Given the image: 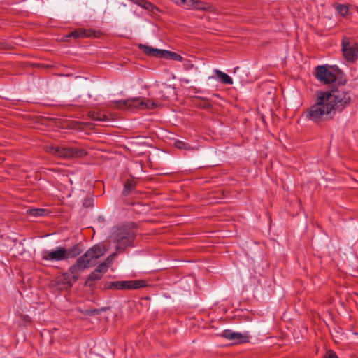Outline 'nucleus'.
I'll return each instance as SVG.
<instances>
[{
    "instance_id": "1",
    "label": "nucleus",
    "mask_w": 358,
    "mask_h": 358,
    "mask_svg": "<svg viewBox=\"0 0 358 358\" xmlns=\"http://www.w3.org/2000/svg\"><path fill=\"white\" fill-rule=\"evenodd\" d=\"M351 97L342 87L325 92L317 91L316 99L306 111V117L315 123L333 120L350 103Z\"/></svg>"
},
{
    "instance_id": "2",
    "label": "nucleus",
    "mask_w": 358,
    "mask_h": 358,
    "mask_svg": "<svg viewBox=\"0 0 358 358\" xmlns=\"http://www.w3.org/2000/svg\"><path fill=\"white\" fill-rule=\"evenodd\" d=\"M137 225L134 222L115 227L110 234V241L115 244L117 252L122 253L129 247L134 246Z\"/></svg>"
},
{
    "instance_id": "3",
    "label": "nucleus",
    "mask_w": 358,
    "mask_h": 358,
    "mask_svg": "<svg viewBox=\"0 0 358 358\" xmlns=\"http://www.w3.org/2000/svg\"><path fill=\"white\" fill-rule=\"evenodd\" d=\"M114 107L118 109H153L157 108L159 104L157 102L152 100L144 101L140 97H136L134 99H128L126 100H119L113 102Z\"/></svg>"
},
{
    "instance_id": "4",
    "label": "nucleus",
    "mask_w": 358,
    "mask_h": 358,
    "mask_svg": "<svg viewBox=\"0 0 358 358\" xmlns=\"http://www.w3.org/2000/svg\"><path fill=\"white\" fill-rule=\"evenodd\" d=\"M48 151L55 156L63 158L82 157L87 154L85 149L80 148L50 146Z\"/></svg>"
},
{
    "instance_id": "5",
    "label": "nucleus",
    "mask_w": 358,
    "mask_h": 358,
    "mask_svg": "<svg viewBox=\"0 0 358 358\" xmlns=\"http://www.w3.org/2000/svg\"><path fill=\"white\" fill-rule=\"evenodd\" d=\"M106 250L103 245L97 244L87 250L81 257L88 262V266H90L96 264V259L104 255Z\"/></svg>"
},
{
    "instance_id": "6",
    "label": "nucleus",
    "mask_w": 358,
    "mask_h": 358,
    "mask_svg": "<svg viewBox=\"0 0 358 358\" xmlns=\"http://www.w3.org/2000/svg\"><path fill=\"white\" fill-rule=\"evenodd\" d=\"M316 78L324 84L332 83L336 80V76L327 66H317L315 68Z\"/></svg>"
},
{
    "instance_id": "7",
    "label": "nucleus",
    "mask_w": 358,
    "mask_h": 358,
    "mask_svg": "<svg viewBox=\"0 0 358 358\" xmlns=\"http://www.w3.org/2000/svg\"><path fill=\"white\" fill-rule=\"evenodd\" d=\"M342 51L348 62H355L358 58V43L350 44L345 38L342 41Z\"/></svg>"
},
{
    "instance_id": "8",
    "label": "nucleus",
    "mask_w": 358,
    "mask_h": 358,
    "mask_svg": "<svg viewBox=\"0 0 358 358\" xmlns=\"http://www.w3.org/2000/svg\"><path fill=\"white\" fill-rule=\"evenodd\" d=\"M88 262L85 261L80 256L68 270L66 273H69V276L76 282L79 278L80 273L84 269L89 268Z\"/></svg>"
},
{
    "instance_id": "9",
    "label": "nucleus",
    "mask_w": 358,
    "mask_h": 358,
    "mask_svg": "<svg viewBox=\"0 0 358 358\" xmlns=\"http://www.w3.org/2000/svg\"><path fill=\"white\" fill-rule=\"evenodd\" d=\"M66 249L57 247L55 250H44L41 252L43 260L61 261L65 259Z\"/></svg>"
},
{
    "instance_id": "10",
    "label": "nucleus",
    "mask_w": 358,
    "mask_h": 358,
    "mask_svg": "<svg viewBox=\"0 0 358 358\" xmlns=\"http://www.w3.org/2000/svg\"><path fill=\"white\" fill-rule=\"evenodd\" d=\"M74 283L75 282L69 276V273H66L56 277L54 280L55 287L60 291L70 289Z\"/></svg>"
},
{
    "instance_id": "11",
    "label": "nucleus",
    "mask_w": 358,
    "mask_h": 358,
    "mask_svg": "<svg viewBox=\"0 0 358 358\" xmlns=\"http://www.w3.org/2000/svg\"><path fill=\"white\" fill-rule=\"evenodd\" d=\"M101 34V33L99 31L78 29L71 31L66 37H73L74 38H99Z\"/></svg>"
},
{
    "instance_id": "12",
    "label": "nucleus",
    "mask_w": 358,
    "mask_h": 358,
    "mask_svg": "<svg viewBox=\"0 0 358 358\" xmlns=\"http://www.w3.org/2000/svg\"><path fill=\"white\" fill-rule=\"evenodd\" d=\"M138 48L142 50L145 55L148 56H152L157 58H161L162 50L149 46L145 44H139Z\"/></svg>"
},
{
    "instance_id": "13",
    "label": "nucleus",
    "mask_w": 358,
    "mask_h": 358,
    "mask_svg": "<svg viewBox=\"0 0 358 358\" xmlns=\"http://www.w3.org/2000/svg\"><path fill=\"white\" fill-rule=\"evenodd\" d=\"M148 286V282L145 280H134L126 281V289H138Z\"/></svg>"
},
{
    "instance_id": "14",
    "label": "nucleus",
    "mask_w": 358,
    "mask_h": 358,
    "mask_svg": "<svg viewBox=\"0 0 358 358\" xmlns=\"http://www.w3.org/2000/svg\"><path fill=\"white\" fill-rule=\"evenodd\" d=\"M102 275L96 272V271H94L92 272L87 277L85 285L88 286L90 287H93L95 285V282L99 280L102 278Z\"/></svg>"
},
{
    "instance_id": "15",
    "label": "nucleus",
    "mask_w": 358,
    "mask_h": 358,
    "mask_svg": "<svg viewBox=\"0 0 358 358\" xmlns=\"http://www.w3.org/2000/svg\"><path fill=\"white\" fill-rule=\"evenodd\" d=\"M83 250L78 244L74 245L69 249H66L65 259L68 258H75L81 254Z\"/></svg>"
},
{
    "instance_id": "16",
    "label": "nucleus",
    "mask_w": 358,
    "mask_h": 358,
    "mask_svg": "<svg viewBox=\"0 0 358 358\" xmlns=\"http://www.w3.org/2000/svg\"><path fill=\"white\" fill-rule=\"evenodd\" d=\"M103 287L106 289H126V281L106 282Z\"/></svg>"
},
{
    "instance_id": "17",
    "label": "nucleus",
    "mask_w": 358,
    "mask_h": 358,
    "mask_svg": "<svg viewBox=\"0 0 358 358\" xmlns=\"http://www.w3.org/2000/svg\"><path fill=\"white\" fill-rule=\"evenodd\" d=\"M161 58H164V59H171V60H174V61H180V62L183 60V57L180 55L178 54L175 52L166 50H162Z\"/></svg>"
},
{
    "instance_id": "18",
    "label": "nucleus",
    "mask_w": 358,
    "mask_h": 358,
    "mask_svg": "<svg viewBox=\"0 0 358 358\" xmlns=\"http://www.w3.org/2000/svg\"><path fill=\"white\" fill-rule=\"evenodd\" d=\"M136 182L133 180H127L124 185L122 194L124 196L129 195L136 188Z\"/></svg>"
},
{
    "instance_id": "19",
    "label": "nucleus",
    "mask_w": 358,
    "mask_h": 358,
    "mask_svg": "<svg viewBox=\"0 0 358 358\" xmlns=\"http://www.w3.org/2000/svg\"><path fill=\"white\" fill-rule=\"evenodd\" d=\"M214 73L216 74L217 79L222 83L227 85H231L233 83L232 78L225 73L218 69L214 70Z\"/></svg>"
},
{
    "instance_id": "20",
    "label": "nucleus",
    "mask_w": 358,
    "mask_h": 358,
    "mask_svg": "<svg viewBox=\"0 0 358 358\" xmlns=\"http://www.w3.org/2000/svg\"><path fill=\"white\" fill-rule=\"evenodd\" d=\"M213 6L206 2H203L201 1H195L194 0L192 9H195L197 10H207L210 11Z\"/></svg>"
},
{
    "instance_id": "21",
    "label": "nucleus",
    "mask_w": 358,
    "mask_h": 358,
    "mask_svg": "<svg viewBox=\"0 0 358 358\" xmlns=\"http://www.w3.org/2000/svg\"><path fill=\"white\" fill-rule=\"evenodd\" d=\"M88 117L96 121H106L108 120L107 116L100 112L89 111L87 113Z\"/></svg>"
},
{
    "instance_id": "22",
    "label": "nucleus",
    "mask_w": 358,
    "mask_h": 358,
    "mask_svg": "<svg viewBox=\"0 0 358 358\" xmlns=\"http://www.w3.org/2000/svg\"><path fill=\"white\" fill-rule=\"evenodd\" d=\"M46 213V210L43 208H32L27 210V214L33 217L43 216Z\"/></svg>"
},
{
    "instance_id": "23",
    "label": "nucleus",
    "mask_w": 358,
    "mask_h": 358,
    "mask_svg": "<svg viewBox=\"0 0 358 358\" xmlns=\"http://www.w3.org/2000/svg\"><path fill=\"white\" fill-rule=\"evenodd\" d=\"M238 343H245L249 342V336L247 334H241L236 332L234 340Z\"/></svg>"
},
{
    "instance_id": "24",
    "label": "nucleus",
    "mask_w": 358,
    "mask_h": 358,
    "mask_svg": "<svg viewBox=\"0 0 358 358\" xmlns=\"http://www.w3.org/2000/svg\"><path fill=\"white\" fill-rule=\"evenodd\" d=\"M174 146L178 149L180 150H192V147L188 144L185 143L182 141L177 140L174 142Z\"/></svg>"
},
{
    "instance_id": "25",
    "label": "nucleus",
    "mask_w": 358,
    "mask_h": 358,
    "mask_svg": "<svg viewBox=\"0 0 358 358\" xmlns=\"http://www.w3.org/2000/svg\"><path fill=\"white\" fill-rule=\"evenodd\" d=\"M176 3L185 9H192L194 0H176Z\"/></svg>"
},
{
    "instance_id": "26",
    "label": "nucleus",
    "mask_w": 358,
    "mask_h": 358,
    "mask_svg": "<svg viewBox=\"0 0 358 358\" xmlns=\"http://www.w3.org/2000/svg\"><path fill=\"white\" fill-rule=\"evenodd\" d=\"M144 9L149 11L152 15H157V13L160 12V9L157 6L149 1Z\"/></svg>"
},
{
    "instance_id": "27",
    "label": "nucleus",
    "mask_w": 358,
    "mask_h": 358,
    "mask_svg": "<svg viewBox=\"0 0 358 358\" xmlns=\"http://www.w3.org/2000/svg\"><path fill=\"white\" fill-rule=\"evenodd\" d=\"M235 333L236 332H234L230 329H226L222 333V336L228 340L234 341L235 338Z\"/></svg>"
},
{
    "instance_id": "28",
    "label": "nucleus",
    "mask_w": 358,
    "mask_h": 358,
    "mask_svg": "<svg viewBox=\"0 0 358 358\" xmlns=\"http://www.w3.org/2000/svg\"><path fill=\"white\" fill-rule=\"evenodd\" d=\"M338 13L342 16H345L348 13V7L346 5L338 4L336 6Z\"/></svg>"
},
{
    "instance_id": "29",
    "label": "nucleus",
    "mask_w": 358,
    "mask_h": 358,
    "mask_svg": "<svg viewBox=\"0 0 358 358\" xmlns=\"http://www.w3.org/2000/svg\"><path fill=\"white\" fill-rule=\"evenodd\" d=\"M108 268V267L106 266V264L102 262L97 266L95 271L103 275L107 271Z\"/></svg>"
},
{
    "instance_id": "30",
    "label": "nucleus",
    "mask_w": 358,
    "mask_h": 358,
    "mask_svg": "<svg viewBox=\"0 0 358 358\" xmlns=\"http://www.w3.org/2000/svg\"><path fill=\"white\" fill-rule=\"evenodd\" d=\"M115 256H116V253L115 252L113 253L112 255H109L106 258V259L103 262V263L106 264L108 267H109L110 264H111L113 261L114 260Z\"/></svg>"
},
{
    "instance_id": "31",
    "label": "nucleus",
    "mask_w": 358,
    "mask_h": 358,
    "mask_svg": "<svg viewBox=\"0 0 358 358\" xmlns=\"http://www.w3.org/2000/svg\"><path fill=\"white\" fill-rule=\"evenodd\" d=\"M80 313H84L87 315H92L94 314H98L99 313V310L97 309H93V310H85L84 311L81 310L80 309L78 310Z\"/></svg>"
},
{
    "instance_id": "32",
    "label": "nucleus",
    "mask_w": 358,
    "mask_h": 358,
    "mask_svg": "<svg viewBox=\"0 0 358 358\" xmlns=\"http://www.w3.org/2000/svg\"><path fill=\"white\" fill-rule=\"evenodd\" d=\"M13 46L3 41H0V50H11Z\"/></svg>"
},
{
    "instance_id": "33",
    "label": "nucleus",
    "mask_w": 358,
    "mask_h": 358,
    "mask_svg": "<svg viewBox=\"0 0 358 358\" xmlns=\"http://www.w3.org/2000/svg\"><path fill=\"white\" fill-rule=\"evenodd\" d=\"M93 200L91 198H85L83 201V206L86 208L92 206Z\"/></svg>"
},
{
    "instance_id": "34",
    "label": "nucleus",
    "mask_w": 358,
    "mask_h": 358,
    "mask_svg": "<svg viewBox=\"0 0 358 358\" xmlns=\"http://www.w3.org/2000/svg\"><path fill=\"white\" fill-rule=\"evenodd\" d=\"M324 358H338L333 350H328Z\"/></svg>"
},
{
    "instance_id": "35",
    "label": "nucleus",
    "mask_w": 358,
    "mask_h": 358,
    "mask_svg": "<svg viewBox=\"0 0 358 358\" xmlns=\"http://www.w3.org/2000/svg\"><path fill=\"white\" fill-rule=\"evenodd\" d=\"M21 318L22 320L25 322V323H30L31 322V318L29 315H21Z\"/></svg>"
},
{
    "instance_id": "36",
    "label": "nucleus",
    "mask_w": 358,
    "mask_h": 358,
    "mask_svg": "<svg viewBox=\"0 0 358 358\" xmlns=\"http://www.w3.org/2000/svg\"><path fill=\"white\" fill-rule=\"evenodd\" d=\"M148 3L146 0H142L141 1V3H139V6L142 7L143 8H145L146 7V4Z\"/></svg>"
}]
</instances>
